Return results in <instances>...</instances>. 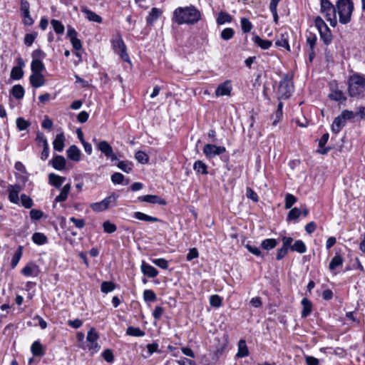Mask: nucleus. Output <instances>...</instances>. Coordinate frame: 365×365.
I'll list each match as a JSON object with an SVG mask.
<instances>
[{
    "label": "nucleus",
    "instance_id": "17",
    "mask_svg": "<svg viewBox=\"0 0 365 365\" xmlns=\"http://www.w3.org/2000/svg\"><path fill=\"white\" fill-rule=\"evenodd\" d=\"M140 269L143 274L148 277L154 278L158 274V271L145 261L142 262Z\"/></svg>",
    "mask_w": 365,
    "mask_h": 365
},
{
    "label": "nucleus",
    "instance_id": "63",
    "mask_svg": "<svg viewBox=\"0 0 365 365\" xmlns=\"http://www.w3.org/2000/svg\"><path fill=\"white\" fill-rule=\"evenodd\" d=\"M246 196L247 198L251 199L254 202H257L259 200L257 194L250 187H247Z\"/></svg>",
    "mask_w": 365,
    "mask_h": 365
},
{
    "label": "nucleus",
    "instance_id": "55",
    "mask_svg": "<svg viewBox=\"0 0 365 365\" xmlns=\"http://www.w3.org/2000/svg\"><path fill=\"white\" fill-rule=\"evenodd\" d=\"M210 304L212 307H220L222 304V299L217 294H213L210 298Z\"/></svg>",
    "mask_w": 365,
    "mask_h": 365
},
{
    "label": "nucleus",
    "instance_id": "44",
    "mask_svg": "<svg viewBox=\"0 0 365 365\" xmlns=\"http://www.w3.org/2000/svg\"><path fill=\"white\" fill-rule=\"evenodd\" d=\"M51 24L53 28V30L55 32L58 34H63L65 30L64 26L62 24V23L56 19H52L51 21Z\"/></svg>",
    "mask_w": 365,
    "mask_h": 365
},
{
    "label": "nucleus",
    "instance_id": "37",
    "mask_svg": "<svg viewBox=\"0 0 365 365\" xmlns=\"http://www.w3.org/2000/svg\"><path fill=\"white\" fill-rule=\"evenodd\" d=\"M22 250H23V247L19 246L18 247L17 250L16 251V252L14 253V255H13L11 262V267L12 269H14L17 266V264L21 257V255H22Z\"/></svg>",
    "mask_w": 365,
    "mask_h": 365
},
{
    "label": "nucleus",
    "instance_id": "19",
    "mask_svg": "<svg viewBox=\"0 0 365 365\" xmlns=\"http://www.w3.org/2000/svg\"><path fill=\"white\" fill-rule=\"evenodd\" d=\"M162 14V11L158 8H153L149 12L147 18L146 23L148 25H152Z\"/></svg>",
    "mask_w": 365,
    "mask_h": 365
},
{
    "label": "nucleus",
    "instance_id": "23",
    "mask_svg": "<svg viewBox=\"0 0 365 365\" xmlns=\"http://www.w3.org/2000/svg\"><path fill=\"white\" fill-rule=\"evenodd\" d=\"M66 159L62 155H56L52 160V166L58 170H63L66 167Z\"/></svg>",
    "mask_w": 365,
    "mask_h": 365
},
{
    "label": "nucleus",
    "instance_id": "9",
    "mask_svg": "<svg viewBox=\"0 0 365 365\" xmlns=\"http://www.w3.org/2000/svg\"><path fill=\"white\" fill-rule=\"evenodd\" d=\"M226 149L223 146H217L213 144H206L203 148V153L207 158H212L224 153Z\"/></svg>",
    "mask_w": 365,
    "mask_h": 365
},
{
    "label": "nucleus",
    "instance_id": "41",
    "mask_svg": "<svg viewBox=\"0 0 365 365\" xmlns=\"http://www.w3.org/2000/svg\"><path fill=\"white\" fill-rule=\"evenodd\" d=\"M115 288V284L113 282L105 281L101 285V292L106 294L113 291Z\"/></svg>",
    "mask_w": 365,
    "mask_h": 365
},
{
    "label": "nucleus",
    "instance_id": "35",
    "mask_svg": "<svg viewBox=\"0 0 365 365\" xmlns=\"http://www.w3.org/2000/svg\"><path fill=\"white\" fill-rule=\"evenodd\" d=\"M126 334L128 336L140 337L145 336V333L139 327H128L126 329Z\"/></svg>",
    "mask_w": 365,
    "mask_h": 365
},
{
    "label": "nucleus",
    "instance_id": "50",
    "mask_svg": "<svg viewBox=\"0 0 365 365\" xmlns=\"http://www.w3.org/2000/svg\"><path fill=\"white\" fill-rule=\"evenodd\" d=\"M284 200H285V204H284L285 209H289L297 202V197L294 195H293L292 194L287 193L285 195Z\"/></svg>",
    "mask_w": 365,
    "mask_h": 365
},
{
    "label": "nucleus",
    "instance_id": "47",
    "mask_svg": "<svg viewBox=\"0 0 365 365\" xmlns=\"http://www.w3.org/2000/svg\"><path fill=\"white\" fill-rule=\"evenodd\" d=\"M21 205L26 209L31 208L34 205L32 199L26 194H22L21 195Z\"/></svg>",
    "mask_w": 365,
    "mask_h": 365
},
{
    "label": "nucleus",
    "instance_id": "3",
    "mask_svg": "<svg viewBox=\"0 0 365 365\" xmlns=\"http://www.w3.org/2000/svg\"><path fill=\"white\" fill-rule=\"evenodd\" d=\"M339 16V22L343 24L349 23L354 10V4L351 0H339L336 4Z\"/></svg>",
    "mask_w": 365,
    "mask_h": 365
},
{
    "label": "nucleus",
    "instance_id": "11",
    "mask_svg": "<svg viewBox=\"0 0 365 365\" xmlns=\"http://www.w3.org/2000/svg\"><path fill=\"white\" fill-rule=\"evenodd\" d=\"M22 187L20 185H11L8 187L9 200L14 204L19 203V194L21 191Z\"/></svg>",
    "mask_w": 365,
    "mask_h": 365
},
{
    "label": "nucleus",
    "instance_id": "60",
    "mask_svg": "<svg viewBox=\"0 0 365 365\" xmlns=\"http://www.w3.org/2000/svg\"><path fill=\"white\" fill-rule=\"evenodd\" d=\"M339 115L345 123L347 120H351L355 118V113L349 110H343Z\"/></svg>",
    "mask_w": 365,
    "mask_h": 365
},
{
    "label": "nucleus",
    "instance_id": "62",
    "mask_svg": "<svg viewBox=\"0 0 365 365\" xmlns=\"http://www.w3.org/2000/svg\"><path fill=\"white\" fill-rule=\"evenodd\" d=\"M102 356L108 363H111L114 360V356L110 349H106L102 353Z\"/></svg>",
    "mask_w": 365,
    "mask_h": 365
},
{
    "label": "nucleus",
    "instance_id": "38",
    "mask_svg": "<svg viewBox=\"0 0 365 365\" xmlns=\"http://www.w3.org/2000/svg\"><path fill=\"white\" fill-rule=\"evenodd\" d=\"M277 245V242L275 239L269 238L264 240L262 243V247L265 250H269L274 248Z\"/></svg>",
    "mask_w": 365,
    "mask_h": 365
},
{
    "label": "nucleus",
    "instance_id": "30",
    "mask_svg": "<svg viewBox=\"0 0 365 365\" xmlns=\"http://www.w3.org/2000/svg\"><path fill=\"white\" fill-rule=\"evenodd\" d=\"M292 251L297 252L300 254L305 253L307 251V247L304 242L301 240H296L291 247Z\"/></svg>",
    "mask_w": 365,
    "mask_h": 365
},
{
    "label": "nucleus",
    "instance_id": "16",
    "mask_svg": "<svg viewBox=\"0 0 365 365\" xmlns=\"http://www.w3.org/2000/svg\"><path fill=\"white\" fill-rule=\"evenodd\" d=\"M67 157L71 160L79 162L81 160V152L75 145H71L66 151Z\"/></svg>",
    "mask_w": 365,
    "mask_h": 365
},
{
    "label": "nucleus",
    "instance_id": "18",
    "mask_svg": "<svg viewBox=\"0 0 365 365\" xmlns=\"http://www.w3.org/2000/svg\"><path fill=\"white\" fill-rule=\"evenodd\" d=\"M66 138L63 133H58L53 142V149L58 152H61L65 146Z\"/></svg>",
    "mask_w": 365,
    "mask_h": 365
},
{
    "label": "nucleus",
    "instance_id": "13",
    "mask_svg": "<svg viewBox=\"0 0 365 365\" xmlns=\"http://www.w3.org/2000/svg\"><path fill=\"white\" fill-rule=\"evenodd\" d=\"M138 200L141 202H145L151 204H158L162 205H165L166 204V201L164 199L155 195H146L140 196Z\"/></svg>",
    "mask_w": 365,
    "mask_h": 365
},
{
    "label": "nucleus",
    "instance_id": "51",
    "mask_svg": "<svg viewBox=\"0 0 365 365\" xmlns=\"http://www.w3.org/2000/svg\"><path fill=\"white\" fill-rule=\"evenodd\" d=\"M301 215V210L298 207H294L289 210L287 215V220L292 221L299 217Z\"/></svg>",
    "mask_w": 365,
    "mask_h": 365
},
{
    "label": "nucleus",
    "instance_id": "6",
    "mask_svg": "<svg viewBox=\"0 0 365 365\" xmlns=\"http://www.w3.org/2000/svg\"><path fill=\"white\" fill-rule=\"evenodd\" d=\"M112 47L115 53H118L122 60L130 63L129 55L127 53L126 46L120 36H117L112 41Z\"/></svg>",
    "mask_w": 365,
    "mask_h": 365
},
{
    "label": "nucleus",
    "instance_id": "22",
    "mask_svg": "<svg viewBox=\"0 0 365 365\" xmlns=\"http://www.w3.org/2000/svg\"><path fill=\"white\" fill-rule=\"evenodd\" d=\"M238 351L236 354V356L238 358H244L249 355V350L246 344V341L245 339H240L238 342Z\"/></svg>",
    "mask_w": 365,
    "mask_h": 365
},
{
    "label": "nucleus",
    "instance_id": "36",
    "mask_svg": "<svg viewBox=\"0 0 365 365\" xmlns=\"http://www.w3.org/2000/svg\"><path fill=\"white\" fill-rule=\"evenodd\" d=\"M207 167L206 164L204 163L201 160L195 161L193 165L194 170L196 171L197 173H200L202 175L207 174Z\"/></svg>",
    "mask_w": 365,
    "mask_h": 365
},
{
    "label": "nucleus",
    "instance_id": "49",
    "mask_svg": "<svg viewBox=\"0 0 365 365\" xmlns=\"http://www.w3.org/2000/svg\"><path fill=\"white\" fill-rule=\"evenodd\" d=\"M103 228L105 232L109 234L113 233L117 230L116 225L110 222L109 220L105 221L103 223Z\"/></svg>",
    "mask_w": 365,
    "mask_h": 365
},
{
    "label": "nucleus",
    "instance_id": "64",
    "mask_svg": "<svg viewBox=\"0 0 365 365\" xmlns=\"http://www.w3.org/2000/svg\"><path fill=\"white\" fill-rule=\"evenodd\" d=\"M164 313V309L162 307H156L153 312V317L155 320H159Z\"/></svg>",
    "mask_w": 365,
    "mask_h": 365
},
{
    "label": "nucleus",
    "instance_id": "45",
    "mask_svg": "<svg viewBox=\"0 0 365 365\" xmlns=\"http://www.w3.org/2000/svg\"><path fill=\"white\" fill-rule=\"evenodd\" d=\"M24 76V71L21 67L14 66L11 71V78L14 80H19Z\"/></svg>",
    "mask_w": 365,
    "mask_h": 365
},
{
    "label": "nucleus",
    "instance_id": "1",
    "mask_svg": "<svg viewBox=\"0 0 365 365\" xmlns=\"http://www.w3.org/2000/svg\"><path fill=\"white\" fill-rule=\"evenodd\" d=\"M201 18V14L194 6L178 7L173 12V21L178 25L195 24Z\"/></svg>",
    "mask_w": 365,
    "mask_h": 365
},
{
    "label": "nucleus",
    "instance_id": "14",
    "mask_svg": "<svg viewBox=\"0 0 365 365\" xmlns=\"http://www.w3.org/2000/svg\"><path fill=\"white\" fill-rule=\"evenodd\" d=\"M29 82L32 87L37 88L45 84L46 79L42 73H31L29 77Z\"/></svg>",
    "mask_w": 365,
    "mask_h": 365
},
{
    "label": "nucleus",
    "instance_id": "32",
    "mask_svg": "<svg viewBox=\"0 0 365 365\" xmlns=\"http://www.w3.org/2000/svg\"><path fill=\"white\" fill-rule=\"evenodd\" d=\"M24 88L21 85H15L12 87L11 93L16 99H21L24 96Z\"/></svg>",
    "mask_w": 365,
    "mask_h": 365
},
{
    "label": "nucleus",
    "instance_id": "43",
    "mask_svg": "<svg viewBox=\"0 0 365 365\" xmlns=\"http://www.w3.org/2000/svg\"><path fill=\"white\" fill-rule=\"evenodd\" d=\"M232 21V17L229 14L225 12H220L217 18V23L218 24H224L225 23H230Z\"/></svg>",
    "mask_w": 365,
    "mask_h": 365
},
{
    "label": "nucleus",
    "instance_id": "31",
    "mask_svg": "<svg viewBox=\"0 0 365 365\" xmlns=\"http://www.w3.org/2000/svg\"><path fill=\"white\" fill-rule=\"evenodd\" d=\"M343 262H344V259H343L342 257L339 255H336L331 259V260L329 263V269L331 271H334L336 267L342 265Z\"/></svg>",
    "mask_w": 365,
    "mask_h": 365
},
{
    "label": "nucleus",
    "instance_id": "40",
    "mask_svg": "<svg viewBox=\"0 0 365 365\" xmlns=\"http://www.w3.org/2000/svg\"><path fill=\"white\" fill-rule=\"evenodd\" d=\"M32 240L35 244L41 245L47 242V237L43 233L36 232L32 236Z\"/></svg>",
    "mask_w": 365,
    "mask_h": 365
},
{
    "label": "nucleus",
    "instance_id": "8",
    "mask_svg": "<svg viewBox=\"0 0 365 365\" xmlns=\"http://www.w3.org/2000/svg\"><path fill=\"white\" fill-rule=\"evenodd\" d=\"M98 338L99 336L94 328H91L88 331L86 336L87 347L89 349V351H91L92 353H96L100 349V346L97 342Z\"/></svg>",
    "mask_w": 365,
    "mask_h": 365
},
{
    "label": "nucleus",
    "instance_id": "48",
    "mask_svg": "<svg viewBox=\"0 0 365 365\" xmlns=\"http://www.w3.org/2000/svg\"><path fill=\"white\" fill-rule=\"evenodd\" d=\"M135 159L142 164H145L148 163L149 157L148 155L143 151H137L135 155Z\"/></svg>",
    "mask_w": 365,
    "mask_h": 365
},
{
    "label": "nucleus",
    "instance_id": "29",
    "mask_svg": "<svg viewBox=\"0 0 365 365\" xmlns=\"http://www.w3.org/2000/svg\"><path fill=\"white\" fill-rule=\"evenodd\" d=\"M252 40L262 49H268L272 46L271 41L262 39L259 36H254Z\"/></svg>",
    "mask_w": 365,
    "mask_h": 365
},
{
    "label": "nucleus",
    "instance_id": "59",
    "mask_svg": "<svg viewBox=\"0 0 365 365\" xmlns=\"http://www.w3.org/2000/svg\"><path fill=\"white\" fill-rule=\"evenodd\" d=\"M314 25L317 27L318 31L327 28V25L325 24L324 20L320 16H317L314 19Z\"/></svg>",
    "mask_w": 365,
    "mask_h": 365
},
{
    "label": "nucleus",
    "instance_id": "58",
    "mask_svg": "<svg viewBox=\"0 0 365 365\" xmlns=\"http://www.w3.org/2000/svg\"><path fill=\"white\" fill-rule=\"evenodd\" d=\"M317 39L316 34L311 32L307 34V43L309 46V48H314Z\"/></svg>",
    "mask_w": 365,
    "mask_h": 365
},
{
    "label": "nucleus",
    "instance_id": "61",
    "mask_svg": "<svg viewBox=\"0 0 365 365\" xmlns=\"http://www.w3.org/2000/svg\"><path fill=\"white\" fill-rule=\"evenodd\" d=\"M124 175L120 173H115L111 175V181L114 184H122L123 182Z\"/></svg>",
    "mask_w": 365,
    "mask_h": 365
},
{
    "label": "nucleus",
    "instance_id": "27",
    "mask_svg": "<svg viewBox=\"0 0 365 365\" xmlns=\"http://www.w3.org/2000/svg\"><path fill=\"white\" fill-rule=\"evenodd\" d=\"M320 38L325 45H329L332 41V34L329 27L319 31Z\"/></svg>",
    "mask_w": 365,
    "mask_h": 365
},
{
    "label": "nucleus",
    "instance_id": "7",
    "mask_svg": "<svg viewBox=\"0 0 365 365\" xmlns=\"http://www.w3.org/2000/svg\"><path fill=\"white\" fill-rule=\"evenodd\" d=\"M294 90L293 82L291 79L287 77L284 78L280 81L279 86V93L280 98L283 99L288 98Z\"/></svg>",
    "mask_w": 365,
    "mask_h": 365
},
{
    "label": "nucleus",
    "instance_id": "42",
    "mask_svg": "<svg viewBox=\"0 0 365 365\" xmlns=\"http://www.w3.org/2000/svg\"><path fill=\"white\" fill-rule=\"evenodd\" d=\"M117 167L123 172L129 173L132 170L133 164L129 161L123 160L118 163Z\"/></svg>",
    "mask_w": 365,
    "mask_h": 365
},
{
    "label": "nucleus",
    "instance_id": "52",
    "mask_svg": "<svg viewBox=\"0 0 365 365\" xmlns=\"http://www.w3.org/2000/svg\"><path fill=\"white\" fill-rule=\"evenodd\" d=\"M242 30L244 33H249L252 29V23L246 18H242L240 20Z\"/></svg>",
    "mask_w": 365,
    "mask_h": 365
},
{
    "label": "nucleus",
    "instance_id": "53",
    "mask_svg": "<svg viewBox=\"0 0 365 365\" xmlns=\"http://www.w3.org/2000/svg\"><path fill=\"white\" fill-rule=\"evenodd\" d=\"M143 299L145 302H154L157 297L155 292L151 289H145L143 292Z\"/></svg>",
    "mask_w": 365,
    "mask_h": 365
},
{
    "label": "nucleus",
    "instance_id": "25",
    "mask_svg": "<svg viewBox=\"0 0 365 365\" xmlns=\"http://www.w3.org/2000/svg\"><path fill=\"white\" fill-rule=\"evenodd\" d=\"M301 304L303 307L302 313H301L302 317H307L312 312V303L307 298H303L302 299Z\"/></svg>",
    "mask_w": 365,
    "mask_h": 365
},
{
    "label": "nucleus",
    "instance_id": "5",
    "mask_svg": "<svg viewBox=\"0 0 365 365\" xmlns=\"http://www.w3.org/2000/svg\"><path fill=\"white\" fill-rule=\"evenodd\" d=\"M118 195L113 193L103 200L91 204V210L96 212H103L116 205Z\"/></svg>",
    "mask_w": 365,
    "mask_h": 365
},
{
    "label": "nucleus",
    "instance_id": "34",
    "mask_svg": "<svg viewBox=\"0 0 365 365\" xmlns=\"http://www.w3.org/2000/svg\"><path fill=\"white\" fill-rule=\"evenodd\" d=\"M38 269V266L34 263H29L21 270V273L26 277L34 276V270Z\"/></svg>",
    "mask_w": 365,
    "mask_h": 365
},
{
    "label": "nucleus",
    "instance_id": "57",
    "mask_svg": "<svg viewBox=\"0 0 365 365\" xmlns=\"http://www.w3.org/2000/svg\"><path fill=\"white\" fill-rule=\"evenodd\" d=\"M153 263L156 266L166 269L168 267V262L164 258H158L152 260Z\"/></svg>",
    "mask_w": 365,
    "mask_h": 365
},
{
    "label": "nucleus",
    "instance_id": "4",
    "mask_svg": "<svg viewBox=\"0 0 365 365\" xmlns=\"http://www.w3.org/2000/svg\"><path fill=\"white\" fill-rule=\"evenodd\" d=\"M321 12L324 14L327 21L331 26L334 27L336 25V9L329 0H321Z\"/></svg>",
    "mask_w": 365,
    "mask_h": 365
},
{
    "label": "nucleus",
    "instance_id": "56",
    "mask_svg": "<svg viewBox=\"0 0 365 365\" xmlns=\"http://www.w3.org/2000/svg\"><path fill=\"white\" fill-rule=\"evenodd\" d=\"M32 61H42L46 57V53L41 49L34 50L31 54Z\"/></svg>",
    "mask_w": 365,
    "mask_h": 365
},
{
    "label": "nucleus",
    "instance_id": "20",
    "mask_svg": "<svg viewBox=\"0 0 365 365\" xmlns=\"http://www.w3.org/2000/svg\"><path fill=\"white\" fill-rule=\"evenodd\" d=\"M329 133H327L323 134V135L319 139V149L317 150V151L318 153L322 154V155H325L330 150V148L324 147L329 140Z\"/></svg>",
    "mask_w": 365,
    "mask_h": 365
},
{
    "label": "nucleus",
    "instance_id": "12",
    "mask_svg": "<svg viewBox=\"0 0 365 365\" xmlns=\"http://www.w3.org/2000/svg\"><path fill=\"white\" fill-rule=\"evenodd\" d=\"M232 90V86L230 81H225L220 84L215 90V96H230Z\"/></svg>",
    "mask_w": 365,
    "mask_h": 365
},
{
    "label": "nucleus",
    "instance_id": "39",
    "mask_svg": "<svg viewBox=\"0 0 365 365\" xmlns=\"http://www.w3.org/2000/svg\"><path fill=\"white\" fill-rule=\"evenodd\" d=\"M329 97L330 99L335 101H345L346 97L344 96L342 91L339 90H334L332 91L329 94Z\"/></svg>",
    "mask_w": 365,
    "mask_h": 365
},
{
    "label": "nucleus",
    "instance_id": "21",
    "mask_svg": "<svg viewBox=\"0 0 365 365\" xmlns=\"http://www.w3.org/2000/svg\"><path fill=\"white\" fill-rule=\"evenodd\" d=\"M65 180L66 178L61 177L55 173H50L48 175L49 183L57 188H59L63 185Z\"/></svg>",
    "mask_w": 365,
    "mask_h": 365
},
{
    "label": "nucleus",
    "instance_id": "28",
    "mask_svg": "<svg viewBox=\"0 0 365 365\" xmlns=\"http://www.w3.org/2000/svg\"><path fill=\"white\" fill-rule=\"evenodd\" d=\"M32 73H42L45 69V66L42 61H32L31 63Z\"/></svg>",
    "mask_w": 365,
    "mask_h": 365
},
{
    "label": "nucleus",
    "instance_id": "26",
    "mask_svg": "<svg viewBox=\"0 0 365 365\" xmlns=\"http://www.w3.org/2000/svg\"><path fill=\"white\" fill-rule=\"evenodd\" d=\"M133 217L139 220L146 222H155L161 221L160 220L155 217L150 216L141 212H135L133 213Z\"/></svg>",
    "mask_w": 365,
    "mask_h": 365
},
{
    "label": "nucleus",
    "instance_id": "24",
    "mask_svg": "<svg viewBox=\"0 0 365 365\" xmlns=\"http://www.w3.org/2000/svg\"><path fill=\"white\" fill-rule=\"evenodd\" d=\"M346 123L343 120V119L338 115L336 117L331 124V131L332 133L337 134L345 126Z\"/></svg>",
    "mask_w": 365,
    "mask_h": 365
},
{
    "label": "nucleus",
    "instance_id": "15",
    "mask_svg": "<svg viewBox=\"0 0 365 365\" xmlns=\"http://www.w3.org/2000/svg\"><path fill=\"white\" fill-rule=\"evenodd\" d=\"M81 11L83 14H84L85 17L90 21H93L100 24L103 21L102 18L99 15H98L94 11L88 9L86 6H81Z\"/></svg>",
    "mask_w": 365,
    "mask_h": 365
},
{
    "label": "nucleus",
    "instance_id": "46",
    "mask_svg": "<svg viewBox=\"0 0 365 365\" xmlns=\"http://www.w3.org/2000/svg\"><path fill=\"white\" fill-rule=\"evenodd\" d=\"M16 127L19 130H24L30 126V123L21 117L16 119Z\"/></svg>",
    "mask_w": 365,
    "mask_h": 365
},
{
    "label": "nucleus",
    "instance_id": "54",
    "mask_svg": "<svg viewBox=\"0 0 365 365\" xmlns=\"http://www.w3.org/2000/svg\"><path fill=\"white\" fill-rule=\"evenodd\" d=\"M235 31L232 28H226L221 32V38L224 40H230L234 36Z\"/></svg>",
    "mask_w": 365,
    "mask_h": 365
},
{
    "label": "nucleus",
    "instance_id": "2",
    "mask_svg": "<svg viewBox=\"0 0 365 365\" xmlns=\"http://www.w3.org/2000/svg\"><path fill=\"white\" fill-rule=\"evenodd\" d=\"M349 93L351 97L363 96L365 93V78L364 76L359 74L350 76Z\"/></svg>",
    "mask_w": 365,
    "mask_h": 365
},
{
    "label": "nucleus",
    "instance_id": "33",
    "mask_svg": "<svg viewBox=\"0 0 365 365\" xmlns=\"http://www.w3.org/2000/svg\"><path fill=\"white\" fill-rule=\"evenodd\" d=\"M32 354L36 356H41L43 355V346L38 341H34L31 347Z\"/></svg>",
    "mask_w": 365,
    "mask_h": 365
},
{
    "label": "nucleus",
    "instance_id": "10",
    "mask_svg": "<svg viewBox=\"0 0 365 365\" xmlns=\"http://www.w3.org/2000/svg\"><path fill=\"white\" fill-rule=\"evenodd\" d=\"M97 148L107 158L110 159L111 161L117 160V156L113 153L112 147L107 141H100L97 145Z\"/></svg>",
    "mask_w": 365,
    "mask_h": 365
}]
</instances>
